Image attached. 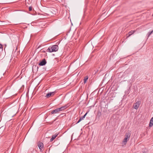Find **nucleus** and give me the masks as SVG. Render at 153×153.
Listing matches in <instances>:
<instances>
[{
  "label": "nucleus",
  "mask_w": 153,
  "mask_h": 153,
  "mask_svg": "<svg viewBox=\"0 0 153 153\" xmlns=\"http://www.w3.org/2000/svg\"><path fill=\"white\" fill-rule=\"evenodd\" d=\"M59 113V112L57 110V109L56 108L55 110H52L51 112V114H57Z\"/></svg>",
  "instance_id": "9"
},
{
  "label": "nucleus",
  "mask_w": 153,
  "mask_h": 153,
  "mask_svg": "<svg viewBox=\"0 0 153 153\" xmlns=\"http://www.w3.org/2000/svg\"><path fill=\"white\" fill-rule=\"evenodd\" d=\"M47 63V62L45 59H43L39 64L40 66L45 65Z\"/></svg>",
  "instance_id": "3"
},
{
  "label": "nucleus",
  "mask_w": 153,
  "mask_h": 153,
  "mask_svg": "<svg viewBox=\"0 0 153 153\" xmlns=\"http://www.w3.org/2000/svg\"><path fill=\"white\" fill-rule=\"evenodd\" d=\"M59 49L58 46L57 45H53L50 46L47 50V51L49 52H56Z\"/></svg>",
  "instance_id": "1"
},
{
  "label": "nucleus",
  "mask_w": 153,
  "mask_h": 153,
  "mask_svg": "<svg viewBox=\"0 0 153 153\" xmlns=\"http://www.w3.org/2000/svg\"><path fill=\"white\" fill-rule=\"evenodd\" d=\"M153 126V117H152L150 120V123L149 124V127H152Z\"/></svg>",
  "instance_id": "8"
},
{
  "label": "nucleus",
  "mask_w": 153,
  "mask_h": 153,
  "mask_svg": "<svg viewBox=\"0 0 153 153\" xmlns=\"http://www.w3.org/2000/svg\"><path fill=\"white\" fill-rule=\"evenodd\" d=\"M2 49V47H1Z\"/></svg>",
  "instance_id": "22"
},
{
  "label": "nucleus",
  "mask_w": 153,
  "mask_h": 153,
  "mask_svg": "<svg viewBox=\"0 0 153 153\" xmlns=\"http://www.w3.org/2000/svg\"><path fill=\"white\" fill-rule=\"evenodd\" d=\"M150 32H151V34L152 33H153V30Z\"/></svg>",
  "instance_id": "20"
},
{
  "label": "nucleus",
  "mask_w": 153,
  "mask_h": 153,
  "mask_svg": "<svg viewBox=\"0 0 153 153\" xmlns=\"http://www.w3.org/2000/svg\"><path fill=\"white\" fill-rule=\"evenodd\" d=\"M88 79V76H85L84 79V83H85L87 81V80Z\"/></svg>",
  "instance_id": "11"
},
{
  "label": "nucleus",
  "mask_w": 153,
  "mask_h": 153,
  "mask_svg": "<svg viewBox=\"0 0 153 153\" xmlns=\"http://www.w3.org/2000/svg\"><path fill=\"white\" fill-rule=\"evenodd\" d=\"M38 146L39 149L40 151H41L42 150V149L44 147V144L42 143L39 142L38 143Z\"/></svg>",
  "instance_id": "5"
},
{
  "label": "nucleus",
  "mask_w": 153,
  "mask_h": 153,
  "mask_svg": "<svg viewBox=\"0 0 153 153\" xmlns=\"http://www.w3.org/2000/svg\"><path fill=\"white\" fill-rule=\"evenodd\" d=\"M55 91L52 92H50V93L51 94V96H53L55 94Z\"/></svg>",
  "instance_id": "15"
},
{
  "label": "nucleus",
  "mask_w": 153,
  "mask_h": 153,
  "mask_svg": "<svg viewBox=\"0 0 153 153\" xmlns=\"http://www.w3.org/2000/svg\"><path fill=\"white\" fill-rule=\"evenodd\" d=\"M101 112H99L98 113L97 115H98L99 116H100L101 115Z\"/></svg>",
  "instance_id": "18"
},
{
  "label": "nucleus",
  "mask_w": 153,
  "mask_h": 153,
  "mask_svg": "<svg viewBox=\"0 0 153 153\" xmlns=\"http://www.w3.org/2000/svg\"><path fill=\"white\" fill-rule=\"evenodd\" d=\"M136 30H131L128 33V36H127V38H128L131 35L133 34L135 32Z\"/></svg>",
  "instance_id": "6"
},
{
  "label": "nucleus",
  "mask_w": 153,
  "mask_h": 153,
  "mask_svg": "<svg viewBox=\"0 0 153 153\" xmlns=\"http://www.w3.org/2000/svg\"><path fill=\"white\" fill-rule=\"evenodd\" d=\"M82 120L80 118L78 120V121H77V122L76 124L79 123Z\"/></svg>",
  "instance_id": "19"
},
{
  "label": "nucleus",
  "mask_w": 153,
  "mask_h": 153,
  "mask_svg": "<svg viewBox=\"0 0 153 153\" xmlns=\"http://www.w3.org/2000/svg\"><path fill=\"white\" fill-rule=\"evenodd\" d=\"M36 67V66L35 65V67Z\"/></svg>",
  "instance_id": "23"
},
{
  "label": "nucleus",
  "mask_w": 153,
  "mask_h": 153,
  "mask_svg": "<svg viewBox=\"0 0 153 153\" xmlns=\"http://www.w3.org/2000/svg\"><path fill=\"white\" fill-rule=\"evenodd\" d=\"M51 96V94L50 92L47 94L46 97L47 98H48Z\"/></svg>",
  "instance_id": "12"
},
{
  "label": "nucleus",
  "mask_w": 153,
  "mask_h": 153,
  "mask_svg": "<svg viewBox=\"0 0 153 153\" xmlns=\"http://www.w3.org/2000/svg\"><path fill=\"white\" fill-rule=\"evenodd\" d=\"M88 113V112H86L84 116L81 117L80 118L82 120H83L84 118H85V117L86 115Z\"/></svg>",
  "instance_id": "13"
},
{
  "label": "nucleus",
  "mask_w": 153,
  "mask_h": 153,
  "mask_svg": "<svg viewBox=\"0 0 153 153\" xmlns=\"http://www.w3.org/2000/svg\"><path fill=\"white\" fill-rule=\"evenodd\" d=\"M32 7L30 6L29 7V11H31L32 10Z\"/></svg>",
  "instance_id": "16"
},
{
  "label": "nucleus",
  "mask_w": 153,
  "mask_h": 153,
  "mask_svg": "<svg viewBox=\"0 0 153 153\" xmlns=\"http://www.w3.org/2000/svg\"><path fill=\"white\" fill-rule=\"evenodd\" d=\"M37 68L38 69V67H37Z\"/></svg>",
  "instance_id": "21"
},
{
  "label": "nucleus",
  "mask_w": 153,
  "mask_h": 153,
  "mask_svg": "<svg viewBox=\"0 0 153 153\" xmlns=\"http://www.w3.org/2000/svg\"><path fill=\"white\" fill-rule=\"evenodd\" d=\"M152 16H153V14H152Z\"/></svg>",
  "instance_id": "24"
},
{
  "label": "nucleus",
  "mask_w": 153,
  "mask_h": 153,
  "mask_svg": "<svg viewBox=\"0 0 153 153\" xmlns=\"http://www.w3.org/2000/svg\"><path fill=\"white\" fill-rule=\"evenodd\" d=\"M140 102L139 101L137 102L136 103L134 104L133 107L134 108L137 109L139 107L140 105Z\"/></svg>",
  "instance_id": "4"
},
{
  "label": "nucleus",
  "mask_w": 153,
  "mask_h": 153,
  "mask_svg": "<svg viewBox=\"0 0 153 153\" xmlns=\"http://www.w3.org/2000/svg\"><path fill=\"white\" fill-rule=\"evenodd\" d=\"M58 135V134H56L52 135V137L50 139V141L52 142L54 140V139L56 138V137Z\"/></svg>",
  "instance_id": "7"
},
{
  "label": "nucleus",
  "mask_w": 153,
  "mask_h": 153,
  "mask_svg": "<svg viewBox=\"0 0 153 153\" xmlns=\"http://www.w3.org/2000/svg\"><path fill=\"white\" fill-rule=\"evenodd\" d=\"M151 34L150 32L148 33L147 34L148 38L149 37V36H150V35H151Z\"/></svg>",
  "instance_id": "14"
},
{
  "label": "nucleus",
  "mask_w": 153,
  "mask_h": 153,
  "mask_svg": "<svg viewBox=\"0 0 153 153\" xmlns=\"http://www.w3.org/2000/svg\"><path fill=\"white\" fill-rule=\"evenodd\" d=\"M57 110H58V111L59 112L60 111H62V110L61 108H57Z\"/></svg>",
  "instance_id": "17"
},
{
  "label": "nucleus",
  "mask_w": 153,
  "mask_h": 153,
  "mask_svg": "<svg viewBox=\"0 0 153 153\" xmlns=\"http://www.w3.org/2000/svg\"><path fill=\"white\" fill-rule=\"evenodd\" d=\"M68 107L67 105H66L64 106H63L61 107V108L62 110V111L66 109Z\"/></svg>",
  "instance_id": "10"
},
{
  "label": "nucleus",
  "mask_w": 153,
  "mask_h": 153,
  "mask_svg": "<svg viewBox=\"0 0 153 153\" xmlns=\"http://www.w3.org/2000/svg\"><path fill=\"white\" fill-rule=\"evenodd\" d=\"M131 135V134L129 133H126L125 135V138L123 140V143L125 145L126 144L127 142L129 140Z\"/></svg>",
  "instance_id": "2"
}]
</instances>
